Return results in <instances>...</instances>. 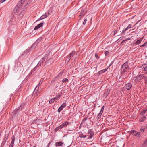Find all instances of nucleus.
Here are the masks:
<instances>
[{
	"label": "nucleus",
	"mask_w": 147,
	"mask_h": 147,
	"mask_svg": "<svg viewBox=\"0 0 147 147\" xmlns=\"http://www.w3.org/2000/svg\"><path fill=\"white\" fill-rule=\"evenodd\" d=\"M147 139L144 142L141 147H147Z\"/></svg>",
	"instance_id": "6ab92c4d"
},
{
	"label": "nucleus",
	"mask_w": 147,
	"mask_h": 147,
	"mask_svg": "<svg viewBox=\"0 0 147 147\" xmlns=\"http://www.w3.org/2000/svg\"><path fill=\"white\" fill-rule=\"evenodd\" d=\"M130 133L132 135L137 136L138 138L140 137L141 134L140 132H137L135 130H132L130 131Z\"/></svg>",
	"instance_id": "423d86ee"
},
{
	"label": "nucleus",
	"mask_w": 147,
	"mask_h": 147,
	"mask_svg": "<svg viewBox=\"0 0 147 147\" xmlns=\"http://www.w3.org/2000/svg\"><path fill=\"white\" fill-rule=\"evenodd\" d=\"M48 61H46L45 62V64L44 65V66H45V65H46V63H48Z\"/></svg>",
	"instance_id": "052dcab7"
},
{
	"label": "nucleus",
	"mask_w": 147,
	"mask_h": 147,
	"mask_svg": "<svg viewBox=\"0 0 147 147\" xmlns=\"http://www.w3.org/2000/svg\"><path fill=\"white\" fill-rule=\"evenodd\" d=\"M48 16V15H47V13H45V15H43L41 16V18H42L43 19L46 18Z\"/></svg>",
	"instance_id": "473e14b6"
},
{
	"label": "nucleus",
	"mask_w": 147,
	"mask_h": 147,
	"mask_svg": "<svg viewBox=\"0 0 147 147\" xmlns=\"http://www.w3.org/2000/svg\"><path fill=\"white\" fill-rule=\"evenodd\" d=\"M86 129H87V132L86 133L87 134H89V136L88 137V138L90 139L92 138L94 134V132L93 131H91V130L88 129L87 127Z\"/></svg>",
	"instance_id": "6e6552de"
},
{
	"label": "nucleus",
	"mask_w": 147,
	"mask_h": 147,
	"mask_svg": "<svg viewBox=\"0 0 147 147\" xmlns=\"http://www.w3.org/2000/svg\"><path fill=\"white\" fill-rule=\"evenodd\" d=\"M13 96V94H11V97L10 98V100H11V97L12 96Z\"/></svg>",
	"instance_id": "4d7b16f0"
},
{
	"label": "nucleus",
	"mask_w": 147,
	"mask_h": 147,
	"mask_svg": "<svg viewBox=\"0 0 147 147\" xmlns=\"http://www.w3.org/2000/svg\"><path fill=\"white\" fill-rule=\"evenodd\" d=\"M43 80H41L40 81L39 84L37 85L36 86V88H35L34 91L33 92V94H34V95H36V96H37V95L38 94V92L36 93V92L35 93V92L36 91V90L37 92L38 91V90L39 89V86L42 83V82Z\"/></svg>",
	"instance_id": "0eeeda50"
},
{
	"label": "nucleus",
	"mask_w": 147,
	"mask_h": 147,
	"mask_svg": "<svg viewBox=\"0 0 147 147\" xmlns=\"http://www.w3.org/2000/svg\"><path fill=\"white\" fill-rule=\"evenodd\" d=\"M24 0H21L17 3V5L14 8L13 13V14H17L19 11V10L24 3Z\"/></svg>",
	"instance_id": "f257e3e1"
},
{
	"label": "nucleus",
	"mask_w": 147,
	"mask_h": 147,
	"mask_svg": "<svg viewBox=\"0 0 147 147\" xmlns=\"http://www.w3.org/2000/svg\"><path fill=\"white\" fill-rule=\"evenodd\" d=\"M121 74H124L125 72L129 68L128 62L126 61L123 63L121 67Z\"/></svg>",
	"instance_id": "f03ea898"
},
{
	"label": "nucleus",
	"mask_w": 147,
	"mask_h": 147,
	"mask_svg": "<svg viewBox=\"0 0 147 147\" xmlns=\"http://www.w3.org/2000/svg\"><path fill=\"white\" fill-rule=\"evenodd\" d=\"M144 74H140L136 76V78L135 79V80H136L137 81H140L142 79L144 78Z\"/></svg>",
	"instance_id": "1a4fd4ad"
},
{
	"label": "nucleus",
	"mask_w": 147,
	"mask_h": 147,
	"mask_svg": "<svg viewBox=\"0 0 147 147\" xmlns=\"http://www.w3.org/2000/svg\"><path fill=\"white\" fill-rule=\"evenodd\" d=\"M109 52L108 51H106L105 53V54L106 56H107L109 55Z\"/></svg>",
	"instance_id": "79ce46f5"
},
{
	"label": "nucleus",
	"mask_w": 147,
	"mask_h": 147,
	"mask_svg": "<svg viewBox=\"0 0 147 147\" xmlns=\"http://www.w3.org/2000/svg\"><path fill=\"white\" fill-rule=\"evenodd\" d=\"M71 57L69 55L67 56V58L66 59V60L67 61H69L70 60V59Z\"/></svg>",
	"instance_id": "72a5a7b5"
},
{
	"label": "nucleus",
	"mask_w": 147,
	"mask_h": 147,
	"mask_svg": "<svg viewBox=\"0 0 147 147\" xmlns=\"http://www.w3.org/2000/svg\"><path fill=\"white\" fill-rule=\"evenodd\" d=\"M52 12V10L51 9H49L48 11H47V12L46 13H47V15H48H48L50 14Z\"/></svg>",
	"instance_id": "c756f323"
},
{
	"label": "nucleus",
	"mask_w": 147,
	"mask_h": 147,
	"mask_svg": "<svg viewBox=\"0 0 147 147\" xmlns=\"http://www.w3.org/2000/svg\"><path fill=\"white\" fill-rule=\"evenodd\" d=\"M147 45V42H145L143 45L140 46V47H142Z\"/></svg>",
	"instance_id": "e433bc0d"
},
{
	"label": "nucleus",
	"mask_w": 147,
	"mask_h": 147,
	"mask_svg": "<svg viewBox=\"0 0 147 147\" xmlns=\"http://www.w3.org/2000/svg\"><path fill=\"white\" fill-rule=\"evenodd\" d=\"M102 112L100 111V113L98 114V115L97 116V117L98 118H99L101 115L102 113Z\"/></svg>",
	"instance_id": "c9c22d12"
},
{
	"label": "nucleus",
	"mask_w": 147,
	"mask_h": 147,
	"mask_svg": "<svg viewBox=\"0 0 147 147\" xmlns=\"http://www.w3.org/2000/svg\"><path fill=\"white\" fill-rule=\"evenodd\" d=\"M50 144V142H49L48 145L46 147H49Z\"/></svg>",
	"instance_id": "13d9d810"
},
{
	"label": "nucleus",
	"mask_w": 147,
	"mask_h": 147,
	"mask_svg": "<svg viewBox=\"0 0 147 147\" xmlns=\"http://www.w3.org/2000/svg\"><path fill=\"white\" fill-rule=\"evenodd\" d=\"M15 69H16V70H17V72L18 73L21 72H23L24 69L23 66L20 63L18 64L17 66H16Z\"/></svg>",
	"instance_id": "20e7f679"
},
{
	"label": "nucleus",
	"mask_w": 147,
	"mask_h": 147,
	"mask_svg": "<svg viewBox=\"0 0 147 147\" xmlns=\"http://www.w3.org/2000/svg\"><path fill=\"white\" fill-rule=\"evenodd\" d=\"M61 129V128H60V126H59L55 128V129H54V131L55 132H56L57 131H58L59 130V129Z\"/></svg>",
	"instance_id": "7c9ffc66"
},
{
	"label": "nucleus",
	"mask_w": 147,
	"mask_h": 147,
	"mask_svg": "<svg viewBox=\"0 0 147 147\" xmlns=\"http://www.w3.org/2000/svg\"><path fill=\"white\" fill-rule=\"evenodd\" d=\"M144 131V129L143 128H142L140 129V132H143Z\"/></svg>",
	"instance_id": "a19ab883"
},
{
	"label": "nucleus",
	"mask_w": 147,
	"mask_h": 147,
	"mask_svg": "<svg viewBox=\"0 0 147 147\" xmlns=\"http://www.w3.org/2000/svg\"><path fill=\"white\" fill-rule=\"evenodd\" d=\"M110 91V90L108 89H106L105 90V91L104 92V94L105 96H108L109 93V92Z\"/></svg>",
	"instance_id": "aec40b11"
},
{
	"label": "nucleus",
	"mask_w": 147,
	"mask_h": 147,
	"mask_svg": "<svg viewBox=\"0 0 147 147\" xmlns=\"http://www.w3.org/2000/svg\"><path fill=\"white\" fill-rule=\"evenodd\" d=\"M43 19L42 18H41V17H40L39 18V19L38 20H37V21H38L40 20H41Z\"/></svg>",
	"instance_id": "864d4df0"
},
{
	"label": "nucleus",
	"mask_w": 147,
	"mask_h": 147,
	"mask_svg": "<svg viewBox=\"0 0 147 147\" xmlns=\"http://www.w3.org/2000/svg\"><path fill=\"white\" fill-rule=\"evenodd\" d=\"M24 107V103L22 104L20 106L18 107L13 111L12 112L13 115L16 116V114H18L21 111Z\"/></svg>",
	"instance_id": "7ed1b4c3"
},
{
	"label": "nucleus",
	"mask_w": 147,
	"mask_h": 147,
	"mask_svg": "<svg viewBox=\"0 0 147 147\" xmlns=\"http://www.w3.org/2000/svg\"><path fill=\"white\" fill-rule=\"evenodd\" d=\"M146 110H144L142 111L140 113L141 115L143 116L145 114L146 112Z\"/></svg>",
	"instance_id": "2f4dec72"
},
{
	"label": "nucleus",
	"mask_w": 147,
	"mask_h": 147,
	"mask_svg": "<svg viewBox=\"0 0 147 147\" xmlns=\"http://www.w3.org/2000/svg\"><path fill=\"white\" fill-rule=\"evenodd\" d=\"M9 134H7L6 136V140H7L8 139V138L9 136Z\"/></svg>",
	"instance_id": "603ef678"
},
{
	"label": "nucleus",
	"mask_w": 147,
	"mask_h": 147,
	"mask_svg": "<svg viewBox=\"0 0 147 147\" xmlns=\"http://www.w3.org/2000/svg\"><path fill=\"white\" fill-rule=\"evenodd\" d=\"M145 79V82L146 83H147V76L145 77L144 78Z\"/></svg>",
	"instance_id": "c03bdc74"
},
{
	"label": "nucleus",
	"mask_w": 147,
	"mask_h": 147,
	"mask_svg": "<svg viewBox=\"0 0 147 147\" xmlns=\"http://www.w3.org/2000/svg\"><path fill=\"white\" fill-rule=\"evenodd\" d=\"M86 120H87V118H84L83 119V121H85Z\"/></svg>",
	"instance_id": "680f3d73"
},
{
	"label": "nucleus",
	"mask_w": 147,
	"mask_h": 147,
	"mask_svg": "<svg viewBox=\"0 0 147 147\" xmlns=\"http://www.w3.org/2000/svg\"><path fill=\"white\" fill-rule=\"evenodd\" d=\"M95 57L97 59H98L99 58V57L98 56V54L96 53L95 54Z\"/></svg>",
	"instance_id": "4c0bfd02"
},
{
	"label": "nucleus",
	"mask_w": 147,
	"mask_h": 147,
	"mask_svg": "<svg viewBox=\"0 0 147 147\" xmlns=\"http://www.w3.org/2000/svg\"><path fill=\"white\" fill-rule=\"evenodd\" d=\"M6 0H1L0 1V3H3V2H4Z\"/></svg>",
	"instance_id": "de8ad7c7"
},
{
	"label": "nucleus",
	"mask_w": 147,
	"mask_h": 147,
	"mask_svg": "<svg viewBox=\"0 0 147 147\" xmlns=\"http://www.w3.org/2000/svg\"><path fill=\"white\" fill-rule=\"evenodd\" d=\"M82 123H83V120H82V121L81 124L80 125V126L79 127V129H80V128H81V127H82Z\"/></svg>",
	"instance_id": "a18cd8bd"
},
{
	"label": "nucleus",
	"mask_w": 147,
	"mask_h": 147,
	"mask_svg": "<svg viewBox=\"0 0 147 147\" xmlns=\"http://www.w3.org/2000/svg\"><path fill=\"white\" fill-rule=\"evenodd\" d=\"M144 71L147 72V66L144 67Z\"/></svg>",
	"instance_id": "09e8293b"
},
{
	"label": "nucleus",
	"mask_w": 147,
	"mask_h": 147,
	"mask_svg": "<svg viewBox=\"0 0 147 147\" xmlns=\"http://www.w3.org/2000/svg\"><path fill=\"white\" fill-rule=\"evenodd\" d=\"M69 80L67 78H65L62 80V81L63 82L66 83L67 82H68Z\"/></svg>",
	"instance_id": "cd10ccee"
},
{
	"label": "nucleus",
	"mask_w": 147,
	"mask_h": 147,
	"mask_svg": "<svg viewBox=\"0 0 147 147\" xmlns=\"http://www.w3.org/2000/svg\"><path fill=\"white\" fill-rule=\"evenodd\" d=\"M66 106V103L64 102L58 108L57 111L58 112L60 113L63 108Z\"/></svg>",
	"instance_id": "ddd939ff"
},
{
	"label": "nucleus",
	"mask_w": 147,
	"mask_h": 147,
	"mask_svg": "<svg viewBox=\"0 0 147 147\" xmlns=\"http://www.w3.org/2000/svg\"><path fill=\"white\" fill-rule=\"evenodd\" d=\"M60 96H61L60 95H59V94H58V95L56 97L51 99L49 100V101H53L52 100H53H53H59V99L60 98Z\"/></svg>",
	"instance_id": "f3484780"
},
{
	"label": "nucleus",
	"mask_w": 147,
	"mask_h": 147,
	"mask_svg": "<svg viewBox=\"0 0 147 147\" xmlns=\"http://www.w3.org/2000/svg\"><path fill=\"white\" fill-rule=\"evenodd\" d=\"M38 66H37V65L34 67V68L36 69L38 67Z\"/></svg>",
	"instance_id": "0e129e2a"
},
{
	"label": "nucleus",
	"mask_w": 147,
	"mask_h": 147,
	"mask_svg": "<svg viewBox=\"0 0 147 147\" xmlns=\"http://www.w3.org/2000/svg\"><path fill=\"white\" fill-rule=\"evenodd\" d=\"M88 135H83V138H86V137H87V136H88Z\"/></svg>",
	"instance_id": "bf43d9fd"
},
{
	"label": "nucleus",
	"mask_w": 147,
	"mask_h": 147,
	"mask_svg": "<svg viewBox=\"0 0 147 147\" xmlns=\"http://www.w3.org/2000/svg\"><path fill=\"white\" fill-rule=\"evenodd\" d=\"M41 39H38L34 44H33L30 48L28 49L25 51V52H27L30 51L33 47H36L38 44L40 42Z\"/></svg>",
	"instance_id": "39448f33"
},
{
	"label": "nucleus",
	"mask_w": 147,
	"mask_h": 147,
	"mask_svg": "<svg viewBox=\"0 0 147 147\" xmlns=\"http://www.w3.org/2000/svg\"><path fill=\"white\" fill-rule=\"evenodd\" d=\"M38 66H37V65L34 67V68L36 69L38 67Z\"/></svg>",
	"instance_id": "69168bd1"
},
{
	"label": "nucleus",
	"mask_w": 147,
	"mask_h": 147,
	"mask_svg": "<svg viewBox=\"0 0 147 147\" xmlns=\"http://www.w3.org/2000/svg\"><path fill=\"white\" fill-rule=\"evenodd\" d=\"M44 24V23L43 22H42L40 24H38V25H37L39 27V28H40V27H42Z\"/></svg>",
	"instance_id": "f704fd0d"
},
{
	"label": "nucleus",
	"mask_w": 147,
	"mask_h": 147,
	"mask_svg": "<svg viewBox=\"0 0 147 147\" xmlns=\"http://www.w3.org/2000/svg\"><path fill=\"white\" fill-rule=\"evenodd\" d=\"M6 138V136H5V137H4V138L3 140V142L1 143V146H4V145L5 144V142H6V141L7 140H6V139L5 140V138Z\"/></svg>",
	"instance_id": "412c9836"
},
{
	"label": "nucleus",
	"mask_w": 147,
	"mask_h": 147,
	"mask_svg": "<svg viewBox=\"0 0 147 147\" xmlns=\"http://www.w3.org/2000/svg\"><path fill=\"white\" fill-rule=\"evenodd\" d=\"M21 87V86H20L18 88H17L16 90V92H17L19 91V90H20V89Z\"/></svg>",
	"instance_id": "8fccbe9b"
},
{
	"label": "nucleus",
	"mask_w": 147,
	"mask_h": 147,
	"mask_svg": "<svg viewBox=\"0 0 147 147\" xmlns=\"http://www.w3.org/2000/svg\"><path fill=\"white\" fill-rule=\"evenodd\" d=\"M131 24H129L126 28L128 30L129 28H131Z\"/></svg>",
	"instance_id": "ea45409f"
},
{
	"label": "nucleus",
	"mask_w": 147,
	"mask_h": 147,
	"mask_svg": "<svg viewBox=\"0 0 147 147\" xmlns=\"http://www.w3.org/2000/svg\"><path fill=\"white\" fill-rule=\"evenodd\" d=\"M132 84L131 83H128L125 85V88L127 90H129L132 87Z\"/></svg>",
	"instance_id": "4468645a"
},
{
	"label": "nucleus",
	"mask_w": 147,
	"mask_h": 147,
	"mask_svg": "<svg viewBox=\"0 0 147 147\" xmlns=\"http://www.w3.org/2000/svg\"><path fill=\"white\" fill-rule=\"evenodd\" d=\"M143 39V38H141L136 41L134 43L135 45H137L140 44L141 43Z\"/></svg>",
	"instance_id": "dca6fc26"
},
{
	"label": "nucleus",
	"mask_w": 147,
	"mask_h": 147,
	"mask_svg": "<svg viewBox=\"0 0 147 147\" xmlns=\"http://www.w3.org/2000/svg\"><path fill=\"white\" fill-rule=\"evenodd\" d=\"M117 30H116L114 31V35H115L117 33Z\"/></svg>",
	"instance_id": "3c124183"
},
{
	"label": "nucleus",
	"mask_w": 147,
	"mask_h": 147,
	"mask_svg": "<svg viewBox=\"0 0 147 147\" xmlns=\"http://www.w3.org/2000/svg\"><path fill=\"white\" fill-rule=\"evenodd\" d=\"M89 97V96H85V98H84V100H84V101H85L86 100H85V99H86V98H88V97Z\"/></svg>",
	"instance_id": "5fc2aeb1"
},
{
	"label": "nucleus",
	"mask_w": 147,
	"mask_h": 147,
	"mask_svg": "<svg viewBox=\"0 0 147 147\" xmlns=\"http://www.w3.org/2000/svg\"><path fill=\"white\" fill-rule=\"evenodd\" d=\"M33 71H34L36 70V69L34 68L32 69Z\"/></svg>",
	"instance_id": "774afa93"
},
{
	"label": "nucleus",
	"mask_w": 147,
	"mask_h": 147,
	"mask_svg": "<svg viewBox=\"0 0 147 147\" xmlns=\"http://www.w3.org/2000/svg\"><path fill=\"white\" fill-rule=\"evenodd\" d=\"M69 122L67 121H66L64 123L60 125L61 128H62L64 127H66L67 125H68Z\"/></svg>",
	"instance_id": "2eb2a0df"
},
{
	"label": "nucleus",
	"mask_w": 147,
	"mask_h": 147,
	"mask_svg": "<svg viewBox=\"0 0 147 147\" xmlns=\"http://www.w3.org/2000/svg\"><path fill=\"white\" fill-rule=\"evenodd\" d=\"M131 40V38H125L124 40H123L122 41V42H121V44L123 45V44L125 43V41H127V40Z\"/></svg>",
	"instance_id": "393cba45"
},
{
	"label": "nucleus",
	"mask_w": 147,
	"mask_h": 147,
	"mask_svg": "<svg viewBox=\"0 0 147 147\" xmlns=\"http://www.w3.org/2000/svg\"><path fill=\"white\" fill-rule=\"evenodd\" d=\"M123 39V37H121L119 38L117 40V41L119 42L121 40Z\"/></svg>",
	"instance_id": "37998d69"
},
{
	"label": "nucleus",
	"mask_w": 147,
	"mask_h": 147,
	"mask_svg": "<svg viewBox=\"0 0 147 147\" xmlns=\"http://www.w3.org/2000/svg\"><path fill=\"white\" fill-rule=\"evenodd\" d=\"M79 136L78 138V139L79 140H80V144H82V138H83V134L81 132H79L78 133Z\"/></svg>",
	"instance_id": "9d476101"
},
{
	"label": "nucleus",
	"mask_w": 147,
	"mask_h": 147,
	"mask_svg": "<svg viewBox=\"0 0 147 147\" xmlns=\"http://www.w3.org/2000/svg\"><path fill=\"white\" fill-rule=\"evenodd\" d=\"M75 53V51H72L71 53H70V54H69V55L71 56V57H72L73 55H74V54Z\"/></svg>",
	"instance_id": "c85d7f7f"
},
{
	"label": "nucleus",
	"mask_w": 147,
	"mask_h": 147,
	"mask_svg": "<svg viewBox=\"0 0 147 147\" xmlns=\"http://www.w3.org/2000/svg\"><path fill=\"white\" fill-rule=\"evenodd\" d=\"M63 144V142L62 141H60L56 142L55 144V146H62Z\"/></svg>",
	"instance_id": "a211bd4d"
},
{
	"label": "nucleus",
	"mask_w": 147,
	"mask_h": 147,
	"mask_svg": "<svg viewBox=\"0 0 147 147\" xmlns=\"http://www.w3.org/2000/svg\"><path fill=\"white\" fill-rule=\"evenodd\" d=\"M39 28V27H38V26H36L34 28V30H37V29H38Z\"/></svg>",
	"instance_id": "49530a36"
},
{
	"label": "nucleus",
	"mask_w": 147,
	"mask_h": 147,
	"mask_svg": "<svg viewBox=\"0 0 147 147\" xmlns=\"http://www.w3.org/2000/svg\"><path fill=\"white\" fill-rule=\"evenodd\" d=\"M16 22L15 18L13 16L12 17L9 22V23L10 25L15 24Z\"/></svg>",
	"instance_id": "9b49d317"
},
{
	"label": "nucleus",
	"mask_w": 147,
	"mask_h": 147,
	"mask_svg": "<svg viewBox=\"0 0 147 147\" xmlns=\"http://www.w3.org/2000/svg\"><path fill=\"white\" fill-rule=\"evenodd\" d=\"M38 66H37V65L34 67V68L36 69L38 67Z\"/></svg>",
	"instance_id": "e2e57ef3"
},
{
	"label": "nucleus",
	"mask_w": 147,
	"mask_h": 147,
	"mask_svg": "<svg viewBox=\"0 0 147 147\" xmlns=\"http://www.w3.org/2000/svg\"><path fill=\"white\" fill-rule=\"evenodd\" d=\"M104 108H105V106H103L102 107L101 109V110H100V111L102 112H103V110L104 109Z\"/></svg>",
	"instance_id": "58836bf2"
},
{
	"label": "nucleus",
	"mask_w": 147,
	"mask_h": 147,
	"mask_svg": "<svg viewBox=\"0 0 147 147\" xmlns=\"http://www.w3.org/2000/svg\"><path fill=\"white\" fill-rule=\"evenodd\" d=\"M38 66H37V65L34 67V68L36 69L38 67Z\"/></svg>",
	"instance_id": "338daca9"
},
{
	"label": "nucleus",
	"mask_w": 147,
	"mask_h": 147,
	"mask_svg": "<svg viewBox=\"0 0 147 147\" xmlns=\"http://www.w3.org/2000/svg\"><path fill=\"white\" fill-rule=\"evenodd\" d=\"M128 29L126 28L125 29H123L122 30L121 32V34L122 35L124 34L126 32V31Z\"/></svg>",
	"instance_id": "a878e982"
},
{
	"label": "nucleus",
	"mask_w": 147,
	"mask_h": 147,
	"mask_svg": "<svg viewBox=\"0 0 147 147\" xmlns=\"http://www.w3.org/2000/svg\"><path fill=\"white\" fill-rule=\"evenodd\" d=\"M37 120H34L33 121V123H37Z\"/></svg>",
	"instance_id": "6e6d98bb"
},
{
	"label": "nucleus",
	"mask_w": 147,
	"mask_h": 147,
	"mask_svg": "<svg viewBox=\"0 0 147 147\" xmlns=\"http://www.w3.org/2000/svg\"><path fill=\"white\" fill-rule=\"evenodd\" d=\"M146 119V116H143L141 117L140 119V121L141 122H144Z\"/></svg>",
	"instance_id": "b1692460"
},
{
	"label": "nucleus",
	"mask_w": 147,
	"mask_h": 147,
	"mask_svg": "<svg viewBox=\"0 0 147 147\" xmlns=\"http://www.w3.org/2000/svg\"><path fill=\"white\" fill-rule=\"evenodd\" d=\"M90 17V16L89 15L87 16L86 17V18H85L84 19V20L83 21V25H84L86 23V21H87V17Z\"/></svg>",
	"instance_id": "bb28decb"
},
{
	"label": "nucleus",
	"mask_w": 147,
	"mask_h": 147,
	"mask_svg": "<svg viewBox=\"0 0 147 147\" xmlns=\"http://www.w3.org/2000/svg\"><path fill=\"white\" fill-rule=\"evenodd\" d=\"M44 61V58H42L39 61L38 64V65H39L40 66H41L42 63H43V62Z\"/></svg>",
	"instance_id": "5701e85b"
},
{
	"label": "nucleus",
	"mask_w": 147,
	"mask_h": 147,
	"mask_svg": "<svg viewBox=\"0 0 147 147\" xmlns=\"http://www.w3.org/2000/svg\"><path fill=\"white\" fill-rule=\"evenodd\" d=\"M15 139V135H13V136L11 137V142L9 147H13L14 144V142Z\"/></svg>",
	"instance_id": "f8f14e48"
},
{
	"label": "nucleus",
	"mask_w": 147,
	"mask_h": 147,
	"mask_svg": "<svg viewBox=\"0 0 147 147\" xmlns=\"http://www.w3.org/2000/svg\"><path fill=\"white\" fill-rule=\"evenodd\" d=\"M107 69H108V68H106L103 70H102L99 71L98 72V73L99 74H102V73L106 72L107 70Z\"/></svg>",
	"instance_id": "4be33fe9"
}]
</instances>
